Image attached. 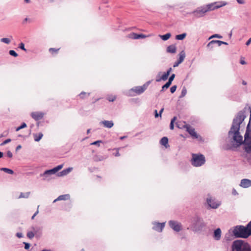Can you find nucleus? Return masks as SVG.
Here are the masks:
<instances>
[{"label":"nucleus","instance_id":"f257e3e1","mask_svg":"<svg viewBox=\"0 0 251 251\" xmlns=\"http://www.w3.org/2000/svg\"><path fill=\"white\" fill-rule=\"evenodd\" d=\"M245 114V108L237 113L233 120L231 127L228 132L229 136L233 134V139L235 142L238 144V145H240L243 143L242 136L240 135L239 129L240 125L246 118Z\"/></svg>","mask_w":251,"mask_h":251},{"label":"nucleus","instance_id":"f03ea898","mask_svg":"<svg viewBox=\"0 0 251 251\" xmlns=\"http://www.w3.org/2000/svg\"><path fill=\"white\" fill-rule=\"evenodd\" d=\"M233 235L237 238H248L250 236L247 226L237 225L233 227Z\"/></svg>","mask_w":251,"mask_h":251},{"label":"nucleus","instance_id":"7ed1b4c3","mask_svg":"<svg viewBox=\"0 0 251 251\" xmlns=\"http://www.w3.org/2000/svg\"><path fill=\"white\" fill-rule=\"evenodd\" d=\"M232 251H251V245L246 241L238 239L233 242Z\"/></svg>","mask_w":251,"mask_h":251},{"label":"nucleus","instance_id":"20e7f679","mask_svg":"<svg viewBox=\"0 0 251 251\" xmlns=\"http://www.w3.org/2000/svg\"><path fill=\"white\" fill-rule=\"evenodd\" d=\"M251 133V129L250 128V123H248L246 133L244 135V149L247 153H251V137L250 133Z\"/></svg>","mask_w":251,"mask_h":251},{"label":"nucleus","instance_id":"39448f33","mask_svg":"<svg viewBox=\"0 0 251 251\" xmlns=\"http://www.w3.org/2000/svg\"><path fill=\"white\" fill-rule=\"evenodd\" d=\"M205 162L204 156L201 153L192 154V158L191 159V164L195 167H200L203 165Z\"/></svg>","mask_w":251,"mask_h":251},{"label":"nucleus","instance_id":"423d86ee","mask_svg":"<svg viewBox=\"0 0 251 251\" xmlns=\"http://www.w3.org/2000/svg\"><path fill=\"white\" fill-rule=\"evenodd\" d=\"M192 226L196 231L201 230L205 226L203 219L200 217L196 216L193 218L192 221Z\"/></svg>","mask_w":251,"mask_h":251},{"label":"nucleus","instance_id":"0eeeda50","mask_svg":"<svg viewBox=\"0 0 251 251\" xmlns=\"http://www.w3.org/2000/svg\"><path fill=\"white\" fill-rule=\"evenodd\" d=\"M227 3L224 1H216L204 5L207 12L213 11L226 5Z\"/></svg>","mask_w":251,"mask_h":251},{"label":"nucleus","instance_id":"6e6552de","mask_svg":"<svg viewBox=\"0 0 251 251\" xmlns=\"http://www.w3.org/2000/svg\"><path fill=\"white\" fill-rule=\"evenodd\" d=\"M207 12L204 6L198 7L196 10L190 13L192 14L195 18H199L203 17L205 13Z\"/></svg>","mask_w":251,"mask_h":251},{"label":"nucleus","instance_id":"1a4fd4ad","mask_svg":"<svg viewBox=\"0 0 251 251\" xmlns=\"http://www.w3.org/2000/svg\"><path fill=\"white\" fill-rule=\"evenodd\" d=\"M151 81L146 82L143 86H136L130 89V92H134L136 95H140L143 93L148 88Z\"/></svg>","mask_w":251,"mask_h":251},{"label":"nucleus","instance_id":"9d476101","mask_svg":"<svg viewBox=\"0 0 251 251\" xmlns=\"http://www.w3.org/2000/svg\"><path fill=\"white\" fill-rule=\"evenodd\" d=\"M170 227L174 231L179 232L181 230L182 226L180 223L174 220H170L169 223Z\"/></svg>","mask_w":251,"mask_h":251},{"label":"nucleus","instance_id":"9b49d317","mask_svg":"<svg viewBox=\"0 0 251 251\" xmlns=\"http://www.w3.org/2000/svg\"><path fill=\"white\" fill-rule=\"evenodd\" d=\"M152 224L153 225L152 229L155 231L160 232H162L165 226V222H163L161 223L159 222H154Z\"/></svg>","mask_w":251,"mask_h":251},{"label":"nucleus","instance_id":"f8f14e48","mask_svg":"<svg viewBox=\"0 0 251 251\" xmlns=\"http://www.w3.org/2000/svg\"><path fill=\"white\" fill-rule=\"evenodd\" d=\"M179 57L178 59L174 64V67H176L178 66L184 60V58L185 57V52L184 50H182V51H181L179 53Z\"/></svg>","mask_w":251,"mask_h":251},{"label":"nucleus","instance_id":"ddd939ff","mask_svg":"<svg viewBox=\"0 0 251 251\" xmlns=\"http://www.w3.org/2000/svg\"><path fill=\"white\" fill-rule=\"evenodd\" d=\"M184 127H186V131L194 138L197 139L198 138L197 133L195 132V129L191 127L189 125H185Z\"/></svg>","mask_w":251,"mask_h":251},{"label":"nucleus","instance_id":"4468645a","mask_svg":"<svg viewBox=\"0 0 251 251\" xmlns=\"http://www.w3.org/2000/svg\"><path fill=\"white\" fill-rule=\"evenodd\" d=\"M44 116V113L42 112H33L31 113V117L35 121L42 119Z\"/></svg>","mask_w":251,"mask_h":251},{"label":"nucleus","instance_id":"2eb2a0df","mask_svg":"<svg viewBox=\"0 0 251 251\" xmlns=\"http://www.w3.org/2000/svg\"><path fill=\"white\" fill-rule=\"evenodd\" d=\"M240 186L243 188H248L251 186V180L244 178L241 180Z\"/></svg>","mask_w":251,"mask_h":251},{"label":"nucleus","instance_id":"dca6fc26","mask_svg":"<svg viewBox=\"0 0 251 251\" xmlns=\"http://www.w3.org/2000/svg\"><path fill=\"white\" fill-rule=\"evenodd\" d=\"M207 203L209 207L213 209L217 208L220 205L211 198L207 199Z\"/></svg>","mask_w":251,"mask_h":251},{"label":"nucleus","instance_id":"f3484780","mask_svg":"<svg viewBox=\"0 0 251 251\" xmlns=\"http://www.w3.org/2000/svg\"><path fill=\"white\" fill-rule=\"evenodd\" d=\"M221 230L220 228L216 229L214 231L213 238L215 240L218 241L221 237Z\"/></svg>","mask_w":251,"mask_h":251},{"label":"nucleus","instance_id":"a211bd4d","mask_svg":"<svg viewBox=\"0 0 251 251\" xmlns=\"http://www.w3.org/2000/svg\"><path fill=\"white\" fill-rule=\"evenodd\" d=\"M148 36H149V35L147 36L143 34H137L135 33H132V34L130 35V37L134 39H144Z\"/></svg>","mask_w":251,"mask_h":251},{"label":"nucleus","instance_id":"6ab92c4d","mask_svg":"<svg viewBox=\"0 0 251 251\" xmlns=\"http://www.w3.org/2000/svg\"><path fill=\"white\" fill-rule=\"evenodd\" d=\"M100 124H102L103 126L107 128H111L113 125L114 123L112 121H103L100 122Z\"/></svg>","mask_w":251,"mask_h":251},{"label":"nucleus","instance_id":"aec40b11","mask_svg":"<svg viewBox=\"0 0 251 251\" xmlns=\"http://www.w3.org/2000/svg\"><path fill=\"white\" fill-rule=\"evenodd\" d=\"M167 52L171 53H175L176 51V48L175 45H171L167 48Z\"/></svg>","mask_w":251,"mask_h":251},{"label":"nucleus","instance_id":"412c9836","mask_svg":"<svg viewBox=\"0 0 251 251\" xmlns=\"http://www.w3.org/2000/svg\"><path fill=\"white\" fill-rule=\"evenodd\" d=\"M40 176L41 177H43V180H50L51 178L50 175L49 173H47V170L43 173L41 174Z\"/></svg>","mask_w":251,"mask_h":251},{"label":"nucleus","instance_id":"4be33fe9","mask_svg":"<svg viewBox=\"0 0 251 251\" xmlns=\"http://www.w3.org/2000/svg\"><path fill=\"white\" fill-rule=\"evenodd\" d=\"M73 168H68L65 169H64L60 172H59L58 174V176H64L67 175L68 174H69L72 170Z\"/></svg>","mask_w":251,"mask_h":251},{"label":"nucleus","instance_id":"5701e85b","mask_svg":"<svg viewBox=\"0 0 251 251\" xmlns=\"http://www.w3.org/2000/svg\"><path fill=\"white\" fill-rule=\"evenodd\" d=\"M160 143L161 145L165 146L166 148H167L168 146V138L167 137H163L162 138L160 141Z\"/></svg>","mask_w":251,"mask_h":251},{"label":"nucleus","instance_id":"b1692460","mask_svg":"<svg viewBox=\"0 0 251 251\" xmlns=\"http://www.w3.org/2000/svg\"><path fill=\"white\" fill-rule=\"evenodd\" d=\"M169 75H168V73H166V72H165L163 74V75L160 77H159V79H156V81L159 82L161 80L165 81V80H166L168 79V77Z\"/></svg>","mask_w":251,"mask_h":251},{"label":"nucleus","instance_id":"393cba45","mask_svg":"<svg viewBox=\"0 0 251 251\" xmlns=\"http://www.w3.org/2000/svg\"><path fill=\"white\" fill-rule=\"evenodd\" d=\"M160 38L163 41H167L168 40L171 36V34L170 33H167L164 35H159Z\"/></svg>","mask_w":251,"mask_h":251},{"label":"nucleus","instance_id":"a878e982","mask_svg":"<svg viewBox=\"0 0 251 251\" xmlns=\"http://www.w3.org/2000/svg\"><path fill=\"white\" fill-rule=\"evenodd\" d=\"M43 134L40 132L38 134H34V139L36 142H39L43 137Z\"/></svg>","mask_w":251,"mask_h":251},{"label":"nucleus","instance_id":"bb28decb","mask_svg":"<svg viewBox=\"0 0 251 251\" xmlns=\"http://www.w3.org/2000/svg\"><path fill=\"white\" fill-rule=\"evenodd\" d=\"M0 170L8 174L13 175L14 173L12 170L7 168H0Z\"/></svg>","mask_w":251,"mask_h":251},{"label":"nucleus","instance_id":"cd10ccee","mask_svg":"<svg viewBox=\"0 0 251 251\" xmlns=\"http://www.w3.org/2000/svg\"><path fill=\"white\" fill-rule=\"evenodd\" d=\"M70 198V196L69 194H65V195H62L59 196L57 198V200H59V201L67 200L69 199Z\"/></svg>","mask_w":251,"mask_h":251},{"label":"nucleus","instance_id":"c85d7f7f","mask_svg":"<svg viewBox=\"0 0 251 251\" xmlns=\"http://www.w3.org/2000/svg\"><path fill=\"white\" fill-rule=\"evenodd\" d=\"M186 35L187 34L186 33H183L176 35V39L178 40H183L186 37Z\"/></svg>","mask_w":251,"mask_h":251},{"label":"nucleus","instance_id":"c756f323","mask_svg":"<svg viewBox=\"0 0 251 251\" xmlns=\"http://www.w3.org/2000/svg\"><path fill=\"white\" fill-rule=\"evenodd\" d=\"M30 194V193L29 192L25 193L21 192L18 198H28Z\"/></svg>","mask_w":251,"mask_h":251},{"label":"nucleus","instance_id":"7c9ffc66","mask_svg":"<svg viewBox=\"0 0 251 251\" xmlns=\"http://www.w3.org/2000/svg\"><path fill=\"white\" fill-rule=\"evenodd\" d=\"M186 93H187L186 88L185 86H184L182 88V89L181 92V94L179 96V99H181V98H183L184 97H185V96L186 95Z\"/></svg>","mask_w":251,"mask_h":251},{"label":"nucleus","instance_id":"2f4dec72","mask_svg":"<svg viewBox=\"0 0 251 251\" xmlns=\"http://www.w3.org/2000/svg\"><path fill=\"white\" fill-rule=\"evenodd\" d=\"M213 42H215V40H212L210 42H209L208 44L207 45V48L209 50H212L213 48H214V46L215 44V43H212Z\"/></svg>","mask_w":251,"mask_h":251},{"label":"nucleus","instance_id":"473e14b6","mask_svg":"<svg viewBox=\"0 0 251 251\" xmlns=\"http://www.w3.org/2000/svg\"><path fill=\"white\" fill-rule=\"evenodd\" d=\"M31 228L35 234H36L38 233L40 234L41 233V229L40 227L32 226Z\"/></svg>","mask_w":251,"mask_h":251},{"label":"nucleus","instance_id":"72a5a7b5","mask_svg":"<svg viewBox=\"0 0 251 251\" xmlns=\"http://www.w3.org/2000/svg\"><path fill=\"white\" fill-rule=\"evenodd\" d=\"M171 85V84L169 83L167 81L164 85L162 86L160 92H163L165 90L168 89L170 86Z\"/></svg>","mask_w":251,"mask_h":251},{"label":"nucleus","instance_id":"f704fd0d","mask_svg":"<svg viewBox=\"0 0 251 251\" xmlns=\"http://www.w3.org/2000/svg\"><path fill=\"white\" fill-rule=\"evenodd\" d=\"M213 43H215V44H217L218 46H220L223 44L226 45H228L227 43L220 40H215V42H213Z\"/></svg>","mask_w":251,"mask_h":251},{"label":"nucleus","instance_id":"c9c22d12","mask_svg":"<svg viewBox=\"0 0 251 251\" xmlns=\"http://www.w3.org/2000/svg\"><path fill=\"white\" fill-rule=\"evenodd\" d=\"M27 126V125L25 123H23L21 125L18 127H17L16 128V131H19L20 130L24 128H25Z\"/></svg>","mask_w":251,"mask_h":251},{"label":"nucleus","instance_id":"e433bc0d","mask_svg":"<svg viewBox=\"0 0 251 251\" xmlns=\"http://www.w3.org/2000/svg\"><path fill=\"white\" fill-rule=\"evenodd\" d=\"M34 236H35V234H34V232L33 231V230L31 231H28L27 233V237L30 239H32Z\"/></svg>","mask_w":251,"mask_h":251},{"label":"nucleus","instance_id":"4c0bfd02","mask_svg":"<svg viewBox=\"0 0 251 251\" xmlns=\"http://www.w3.org/2000/svg\"><path fill=\"white\" fill-rule=\"evenodd\" d=\"M0 41L6 44H9L10 43L11 41L9 38H3L0 39Z\"/></svg>","mask_w":251,"mask_h":251},{"label":"nucleus","instance_id":"58836bf2","mask_svg":"<svg viewBox=\"0 0 251 251\" xmlns=\"http://www.w3.org/2000/svg\"><path fill=\"white\" fill-rule=\"evenodd\" d=\"M175 76H176V75H175V74H172L171 75V76L169 77L168 82L169 83L172 84V81L174 80V78L175 77Z\"/></svg>","mask_w":251,"mask_h":251},{"label":"nucleus","instance_id":"ea45409f","mask_svg":"<svg viewBox=\"0 0 251 251\" xmlns=\"http://www.w3.org/2000/svg\"><path fill=\"white\" fill-rule=\"evenodd\" d=\"M9 53L10 55L14 57H17L18 56V53L14 50H10Z\"/></svg>","mask_w":251,"mask_h":251},{"label":"nucleus","instance_id":"a19ab883","mask_svg":"<svg viewBox=\"0 0 251 251\" xmlns=\"http://www.w3.org/2000/svg\"><path fill=\"white\" fill-rule=\"evenodd\" d=\"M59 50V49H55V48H50L49 49V51L50 53H51V54H53L54 53H57L58 50Z\"/></svg>","mask_w":251,"mask_h":251},{"label":"nucleus","instance_id":"79ce46f5","mask_svg":"<svg viewBox=\"0 0 251 251\" xmlns=\"http://www.w3.org/2000/svg\"><path fill=\"white\" fill-rule=\"evenodd\" d=\"M19 48L25 51H27L26 49L25 48V44L22 42L19 44Z\"/></svg>","mask_w":251,"mask_h":251},{"label":"nucleus","instance_id":"37998d69","mask_svg":"<svg viewBox=\"0 0 251 251\" xmlns=\"http://www.w3.org/2000/svg\"><path fill=\"white\" fill-rule=\"evenodd\" d=\"M47 173H49L51 176V175L55 174L56 173V172L54 168H52L51 169L47 170Z\"/></svg>","mask_w":251,"mask_h":251},{"label":"nucleus","instance_id":"c03bdc74","mask_svg":"<svg viewBox=\"0 0 251 251\" xmlns=\"http://www.w3.org/2000/svg\"><path fill=\"white\" fill-rule=\"evenodd\" d=\"M63 166V164H60L53 168L55 170L56 173H57L58 171H59L60 170H61Z\"/></svg>","mask_w":251,"mask_h":251},{"label":"nucleus","instance_id":"a18cd8bd","mask_svg":"<svg viewBox=\"0 0 251 251\" xmlns=\"http://www.w3.org/2000/svg\"><path fill=\"white\" fill-rule=\"evenodd\" d=\"M63 166V164H60L53 168L55 170L56 173H57L58 171H59L60 170H61Z\"/></svg>","mask_w":251,"mask_h":251},{"label":"nucleus","instance_id":"49530a36","mask_svg":"<svg viewBox=\"0 0 251 251\" xmlns=\"http://www.w3.org/2000/svg\"><path fill=\"white\" fill-rule=\"evenodd\" d=\"M102 142L101 140H97V141H96L93 143H92L91 144V145H96V146H100V144Z\"/></svg>","mask_w":251,"mask_h":251},{"label":"nucleus","instance_id":"de8ad7c7","mask_svg":"<svg viewBox=\"0 0 251 251\" xmlns=\"http://www.w3.org/2000/svg\"><path fill=\"white\" fill-rule=\"evenodd\" d=\"M246 226L248 229L249 232L250 234V236H251V221L249 222Z\"/></svg>","mask_w":251,"mask_h":251},{"label":"nucleus","instance_id":"09e8293b","mask_svg":"<svg viewBox=\"0 0 251 251\" xmlns=\"http://www.w3.org/2000/svg\"><path fill=\"white\" fill-rule=\"evenodd\" d=\"M11 140L10 139H9H9H7L6 140H4L3 142H2V143L0 144V145L1 146H3V145H5V144H7V143H8L10 142H11Z\"/></svg>","mask_w":251,"mask_h":251},{"label":"nucleus","instance_id":"8fccbe9b","mask_svg":"<svg viewBox=\"0 0 251 251\" xmlns=\"http://www.w3.org/2000/svg\"><path fill=\"white\" fill-rule=\"evenodd\" d=\"M177 88L176 85H174L170 88V92L171 93H174L175 92Z\"/></svg>","mask_w":251,"mask_h":251},{"label":"nucleus","instance_id":"3c124183","mask_svg":"<svg viewBox=\"0 0 251 251\" xmlns=\"http://www.w3.org/2000/svg\"><path fill=\"white\" fill-rule=\"evenodd\" d=\"M87 95L88 96H89L90 95V93H88L87 94L86 92H82L81 93H80V94H79V96L81 98V99H83L84 98V96Z\"/></svg>","mask_w":251,"mask_h":251},{"label":"nucleus","instance_id":"603ef678","mask_svg":"<svg viewBox=\"0 0 251 251\" xmlns=\"http://www.w3.org/2000/svg\"><path fill=\"white\" fill-rule=\"evenodd\" d=\"M222 36L219 34H214L213 35H212L210 38L209 39H211L212 38H222Z\"/></svg>","mask_w":251,"mask_h":251},{"label":"nucleus","instance_id":"864d4df0","mask_svg":"<svg viewBox=\"0 0 251 251\" xmlns=\"http://www.w3.org/2000/svg\"><path fill=\"white\" fill-rule=\"evenodd\" d=\"M23 244L25 245V250H28L30 247V244L28 243L24 242Z\"/></svg>","mask_w":251,"mask_h":251},{"label":"nucleus","instance_id":"5fc2aeb1","mask_svg":"<svg viewBox=\"0 0 251 251\" xmlns=\"http://www.w3.org/2000/svg\"><path fill=\"white\" fill-rule=\"evenodd\" d=\"M39 207V205L37 207V211L35 212V213L33 214V215L31 217V219H34V217L38 214V213H39V211H38V208Z\"/></svg>","mask_w":251,"mask_h":251},{"label":"nucleus","instance_id":"6e6d98bb","mask_svg":"<svg viewBox=\"0 0 251 251\" xmlns=\"http://www.w3.org/2000/svg\"><path fill=\"white\" fill-rule=\"evenodd\" d=\"M7 155L8 157L11 158L13 156V154L10 151H7Z\"/></svg>","mask_w":251,"mask_h":251},{"label":"nucleus","instance_id":"4d7b16f0","mask_svg":"<svg viewBox=\"0 0 251 251\" xmlns=\"http://www.w3.org/2000/svg\"><path fill=\"white\" fill-rule=\"evenodd\" d=\"M16 236L19 238H22L23 237V233L21 232H18L16 233Z\"/></svg>","mask_w":251,"mask_h":251},{"label":"nucleus","instance_id":"13d9d810","mask_svg":"<svg viewBox=\"0 0 251 251\" xmlns=\"http://www.w3.org/2000/svg\"><path fill=\"white\" fill-rule=\"evenodd\" d=\"M232 194L233 195H238V193H237V192L236 191V190L234 188H233V189L232 190Z\"/></svg>","mask_w":251,"mask_h":251},{"label":"nucleus","instance_id":"bf43d9fd","mask_svg":"<svg viewBox=\"0 0 251 251\" xmlns=\"http://www.w3.org/2000/svg\"><path fill=\"white\" fill-rule=\"evenodd\" d=\"M154 112V116L155 118H158V117H159L160 116V114H159L157 112V110H155Z\"/></svg>","mask_w":251,"mask_h":251},{"label":"nucleus","instance_id":"052dcab7","mask_svg":"<svg viewBox=\"0 0 251 251\" xmlns=\"http://www.w3.org/2000/svg\"><path fill=\"white\" fill-rule=\"evenodd\" d=\"M170 128L171 130H173L174 129V123H170Z\"/></svg>","mask_w":251,"mask_h":251},{"label":"nucleus","instance_id":"680f3d73","mask_svg":"<svg viewBox=\"0 0 251 251\" xmlns=\"http://www.w3.org/2000/svg\"><path fill=\"white\" fill-rule=\"evenodd\" d=\"M251 43V37L246 42V45L249 46Z\"/></svg>","mask_w":251,"mask_h":251},{"label":"nucleus","instance_id":"e2e57ef3","mask_svg":"<svg viewBox=\"0 0 251 251\" xmlns=\"http://www.w3.org/2000/svg\"><path fill=\"white\" fill-rule=\"evenodd\" d=\"M172 71V68H170L168 69V70L167 71V72H166V73H168L169 75H170L171 72Z\"/></svg>","mask_w":251,"mask_h":251},{"label":"nucleus","instance_id":"0e129e2a","mask_svg":"<svg viewBox=\"0 0 251 251\" xmlns=\"http://www.w3.org/2000/svg\"><path fill=\"white\" fill-rule=\"evenodd\" d=\"M8 133V132L7 131H4L2 134L0 135V137L6 136V135H7Z\"/></svg>","mask_w":251,"mask_h":251},{"label":"nucleus","instance_id":"69168bd1","mask_svg":"<svg viewBox=\"0 0 251 251\" xmlns=\"http://www.w3.org/2000/svg\"><path fill=\"white\" fill-rule=\"evenodd\" d=\"M237 2L239 4H244L245 3L243 0H236Z\"/></svg>","mask_w":251,"mask_h":251},{"label":"nucleus","instance_id":"338daca9","mask_svg":"<svg viewBox=\"0 0 251 251\" xmlns=\"http://www.w3.org/2000/svg\"><path fill=\"white\" fill-rule=\"evenodd\" d=\"M176 118H176V116L174 117L172 119V120H171V122H172V123H175V121L176 120Z\"/></svg>","mask_w":251,"mask_h":251},{"label":"nucleus","instance_id":"774afa93","mask_svg":"<svg viewBox=\"0 0 251 251\" xmlns=\"http://www.w3.org/2000/svg\"><path fill=\"white\" fill-rule=\"evenodd\" d=\"M22 148V146L19 145L17 146L16 148V151H18L19 150L21 149Z\"/></svg>","mask_w":251,"mask_h":251}]
</instances>
